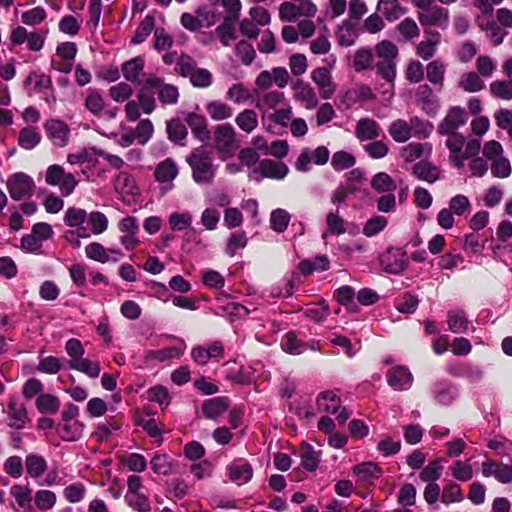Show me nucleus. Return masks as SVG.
<instances>
[{
    "label": "nucleus",
    "instance_id": "f257e3e1",
    "mask_svg": "<svg viewBox=\"0 0 512 512\" xmlns=\"http://www.w3.org/2000/svg\"><path fill=\"white\" fill-rule=\"evenodd\" d=\"M467 113L459 106L451 107L437 127V132L446 136L445 146L449 151V162L457 169L464 168L467 159L480 152V140L466 141L458 129L466 124Z\"/></svg>",
    "mask_w": 512,
    "mask_h": 512
},
{
    "label": "nucleus",
    "instance_id": "f03ea898",
    "mask_svg": "<svg viewBox=\"0 0 512 512\" xmlns=\"http://www.w3.org/2000/svg\"><path fill=\"white\" fill-rule=\"evenodd\" d=\"M187 163L192 171V179L199 185L212 184L217 166L213 163V157L209 151L200 147L194 149L187 157Z\"/></svg>",
    "mask_w": 512,
    "mask_h": 512
},
{
    "label": "nucleus",
    "instance_id": "7ed1b4c3",
    "mask_svg": "<svg viewBox=\"0 0 512 512\" xmlns=\"http://www.w3.org/2000/svg\"><path fill=\"white\" fill-rule=\"evenodd\" d=\"M65 351L69 356L68 367L70 369L84 373L93 379L99 377L101 372L100 363L83 357L85 349L79 339L70 338L67 340Z\"/></svg>",
    "mask_w": 512,
    "mask_h": 512
},
{
    "label": "nucleus",
    "instance_id": "20e7f679",
    "mask_svg": "<svg viewBox=\"0 0 512 512\" xmlns=\"http://www.w3.org/2000/svg\"><path fill=\"white\" fill-rule=\"evenodd\" d=\"M45 183L58 187L63 196H69L74 192L79 181L75 174L66 172L61 165L52 164L45 171Z\"/></svg>",
    "mask_w": 512,
    "mask_h": 512
},
{
    "label": "nucleus",
    "instance_id": "39448f33",
    "mask_svg": "<svg viewBox=\"0 0 512 512\" xmlns=\"http://www.w3.org/2000/svg\"><path fill=\"white\" fill-rule=\"evenodd\" d=\"M298 4L285 1L279 6V18L282 21L294 22L300 17L312 18L317 13V6L311 0H299Z\"/></svg>",
    "mask_w": 512,
    "mask_h": 512
},
{
    "label": "nucleus",
    "instance_id": "423d86ee",
    "mask_svg": "<svg viewBox=\"0 0 512 512\" xmlns=\"http://www.w3.org/2000/svg\"><path fill=\"white\" fill-rule=\"evenodd\" d=\"M418 124L422 125L421 131L425 136H428L431 133L433 129L432 124L428 122H420V120L417 117L412 118L410 124L403 119H397L393 121L388 127V132L394 141L398 143H403L411 138L412 127L417 126Z\"/></svg>",
    "mask_w": 512,
    "mask_h": 512
},
{
    "label": "nucleus",
    "instance_id": "0eeeda50",
    "mask_svg": "<svg viewBox=\"0 0 512 512\" xmlns=\"http://www.w3.org/2000/svg\"><path fill=\"white\" fill-rule=\"evenodd\" d=\"M317 406L319 411L328 414H335L339 423L344 424L349 414L346 409L341 406V400L338 395L333 391H325L319 394L317 398Z\"/></svg>",
    "mask_w": 512,
    "mask_h": 512
},
{
    "label": "nucleus",
    "instance_id": "6e6552de",
    "mask_svg": "<svg viewBox=\"0 0 512 512\" xmlns=\"http://www.w3.org/2000/svg\"><path fill=\"white\" fill-rule=\"evenodd\" d=\"M288 171L289 169L286 164L280 161L264 159L251 171L250 178L257 182L263 177L283 179L288 174Z\"/></svg>",
    "mask_w": 512,
    "mask_h": 512
},
{
    "label": "nucleus",
    "instance_id": "1a4fd4ad",
    "mask_svg": "<svg viewBox=\"0 0 512 512\" xmlns=\"http://www.w3.org/2000/svg\"><path fill=\"white\" fill-rule=\"evenodd\" d=\"M118 229L121 233L119 241L126 250H133L140 244L138 237L140 227L136 217L126 216L122 218L118 223Z\"/></svg>",
    "mask_w": 512,
    "mask_h": 512
},
{
    "label": "nucleus",
    "instance_id": "9d476101",
    "mask_svg": "<svg viewBox=\"0 0 512 512\" xmlns=\"http://www.w3.org/2000/svg\"><path fill=\"white\" fill-rule=\"evenodd\" d=\"M114 189L119 199L126 204L134 202L139 195L134 177L126 172H120L115 176Z\"/></svg>",
    "mask_w": 512,
    "mask_h": 512
},
{
    "label": "nucleus",
    "instance_id": "9b49d317",
    "mask_svg": "<svg viewBox=\"0 0 512 512\" xmlns=\"http://www.w3.org/2000/svg\"><path fill=\"white\" fill-rule=\"evenodd\" d=\"M35 188L33 179L25 173H15L7 181V190L14 200L31 196Z\"/></svg>",
    "mask_w": 512,
    "mask_h": 512
},
{
    "label": "nucleus",
    "instance_id": "f8f14e48",
    "mask_svg": "<svg viewBox=\"0 0 512 512\" xmlns=\"http://www.w3.org/2000/svg\"><path fill=\"white\" fill-rule=\"evenodd\" d=\"M380 265L387 273L399 274L408 265L406 253L401 248H389L380 256Z\"/></svg>",
    "mask_w": 512,
    "mask_h": 512
},
{
    "label": "nucleus",
    "instance_id": "ddd939ff",
    "mask_svg": "<svg viewBox=\"0 0 512 512\" xmlns=\"http://www.w3.org/2000/svg\"><path fill=\"white\" fill-rule=\"evenodd\" d=\"M417 18L422 26H436L445 29L449 23V11L441 6H432L417 12Z\"/></svg>",
    "mask_w": 512,
    "mask_h": 512
},
{
    "label": "nucleus",
    "instance_id": "4468645a",
    "mask_svg": "<svg viewBox=\"0 0 512 512\" xmlns=\"http://www.w3.org/2000/svg\"><path fill=\"white\" fill-rule=\"evenodd\" d=\"M8 417V426L14 429H23L30 422L25 405L15 397H10L4 410Z\"/></svg>",
    "mask_w": 512,
    "mask_h": 512
},
{
    "label": "nucleus",
    "instance_id": "2eb2a0df",
    "mask_svg": "<svg viewBox=\"0 0 512 512\" xmlns=\"http://www.w3.org/2000/svg\"><path fill=\"white\" fill-rule=\"evenodd\" d=\"M85 254L89 259L100 263L118 262L123 257V252L118 248H105L98 242H92L85 247Z\"/></svg>",
    "mask_w": 512,
    "mask_h": 512
},
{
    "label": "nucleus",
    "instance_id": "dca6fc26",
    "mask_svg": "<svg viewBox=\"0 0 512 512\" xmlns=\"http://www.w3.org/2000/svg\"><path fill=\"white\" fill-rule=\"evenodd\" d=\"M47 138L57 147H65L69 141L70 128L62 120L49 119L44 123Z\"/></svg>",
    "mask_w": 512,
    "mask_h": 512
},
{
    "label": "nucleus",
    "instance_id": "f3484780",
    "mask_svg": "<svg viewBox=\"0 0 512 512\" xmlns=\"http://www.w3.org/2000/svg\"><path fill=\"white\" fill-rule=\"evenodd\" d=\"M215 147L223 158L232 154L235 145V131L230 124L219 125L215 129Z\"/></svg>",
    "mask_w": 512,
    "mask_h": 512
},
{
    "label": "nucleus",
    "instance_id": "a211bd4d",
    "mask_svg": "<svg viewBox=\"0 0 512 512\" xmlns=\"http://www.w3.org/2000/svg\"><path fill=\"white\" fill-rule=\"evenodd\" d=\"M311 79L316 84L322 99H329L336 91L331 72L326 67H317L311 72Z\"/></svg>",
    "mask_w": 512,
    "mask_h": 512
},
{
    "label": "nucleus",
    "instance_id": "6ab92c4d",
    "mask_svg": "<svg viewBox=\"0 0 512 512\" xmlns=\"http://www.w3.org/2000/svg\"><path fill=\"white\" fill-rule=\"evenodd\" d=\"M226 473L231 482L243 485L252 479L253 468L246 460L237 459L227 465Z\"/></svg>",
    "mask_w": 512,
    "mask_h": 512
},
{
    "label": "nucleus",
    "instance_id": "aec40b11",
    "mask_svg": "<svg viewBox=\"0 0 512 512\" xmlns=\"http://www.w3.org/2000/svg\"><path fill=\"white\" fill-rule=\"evenodd\" d=\"M387 382L394 390H408L413 383V376L405 366H397L387 372Z\"/></svg>",
    "mask_w": 512,
    "mask_h": 512
},
{
    "label": "nucleus",
    "instance_id": "412c9836",
    "mask_svg": "<svg viewBox=\"0 0 512 512\" xmlns=\"http://www.w3.org/2000/svg\"><path fill=\"white\" fill-rule=\"evenodd\" d=\"M381 132L380 125L371 118H361L355 126V136L361 142L376 140Z\"/></svg>",
    "mask_w": 512,
    "mask_h": 512
},
{
    "label": "nucleus",
    "instance_id": "4be33fe9",
    "mask_svg": "<svg viewBox=\"0 0 512 512\" xmlns=\"http://www.w3.org/2000/svg\"><path fill=\"white\" fill-rule=\"evenodd\" d=\"M24 465L27 475L34 480L40 479L48 469L47 460L36 453L26 455Z\"/></svg>",
    "mask_w": 512,
    "mask_h": 512
},
{
    "label": "nucleus",
    "instance_id": "5701e85b",
    "mask_svg": "<svg viewBox=\"0 0 512 512\" xmlns=\"http://www.w3.org/2000/svg\"><path fill=\"white\" fill-rule=\"evenodd\" d=\"M426 38L417 45V55L423 60L432 58L441 42V35L437 31L426 30Z\"/></svg>",
    "mask_w": 512,
    "mask_h": 512
},
{
    "label": "nucleus",
    "instance_id": "b1692460",
    "mask_svg": "<svg viewBox=\"0 0 512 512\" xmlns=\"http://www.w3.org/2000/svg\"><path fill=\"white\" fill-rule=\"evenodd\" d=\"M294 97L300 101L306 109H313L317 106L318 99L313 88L303 81L294 84Z\"/></svg>",
    "mask_w": 512,
    "mask_h": 512
},
{
    "label": "nucleus",
    "instance_id": "393cba45",
    "mask_svg": "<svg viewBox=\"0 0 512 512\" xmlns=\"http://www.w3.org/2000/svg\"><path fill=\"white\" fill-rule=\"evenodd\" d=\"M145 60L142 56L134 57L122 64L121 71L124 78L131 83H141L140 76L143 74Z\"/></svg>",
    "mask_w": 512,
    "mask_h": 512
},
{
    "label": "nucleus",
    "instance_id": "a878e982",
    "mask_svg": "<svg viewBox=\"0 0 512 512\" xmlns=\"http://www.w3.org/2000/svg\"><path fill=\"white\" fill-rule=\"evenodd\" d=\"M413 174L422 181L434 183L441 178V170L429 161H419L413 167Z\"/></svg>",
    "mask_w": 512,
    "mask_h": 512
},
{
    "label": "nucleus",
    "instance_id": "bb28decb",
    "mask_svg": "<svg viewBox=\"0 0 512 512\" xmlns=\"http://www.w3.org/2000/svg\"><path fill=\"white\" fill-rule=\"evenodd\" d=\"M432 145L430 143L411 142L401 149V157L406 162H413L423 156L430 157Z\"/></svg>",
    "mask_w": 512,
    "mask_h": 512
},
{
    "label": "nucleus",
    "instance_id": "cd10ccee",
    "mask_svg": "<svg viewBox=\"0 0 512 512\" xmlns=\"http://www.w3.org/2000/svg\"><path fill=\"white\" fill-rule=\"evenodd\" d=\"M178 167L175 161L167 158L157 164L154 176L159 183H171L178 175Z\"/></svg>",
    "mask_w": 512,
    "mask_h": 512
},
{
    "label": "nucleus",
    "instance_id": "c85d7f7f",
    "mask_svg": "<svg viewBox=\"0 0 512 512\" xmlns=\"http://www.w3.org/2000/svg\"><path fill=\"white\" fill-rule=\"evenodd\" d=\"M186 122L193 135L201 142H205L210 138V131L207 128V121L204 116L196 113H190L186 118Z\"/></svg>",
    "mask_w": 512,
    "mask_h": 512
},
{
    "label": "nucleus",
    "instance_id": "c756f323",
    "mask_svg": "<svg viewBox=\"0 0 512 512\" xmlns=\"http://www.w3.org/2000/svg\"><path fill=\"white\" fill-rule=\"evenodd\" d=\"M229 407L226 397H215L205 400L202 405V412L208 419H216L221 416Z\"/></svg>",
    "mask_w": 512,
    "mask_h": 512
},
{
    "label": "nucleus",
    "instance_id": "7c9ffc66",
    "mask_svg": "<svg viewBox=\"0 0 512 512\" xmlns=\"http://www.w3.org/2000/svg\"><path fill=\"white\" fill-rule=\"evenodd\" d=\"M432 393L442 405H450L457 396L454 386L449 381H438L433 385Z\"/></svg>",
    "mask_w": 512,
    "mask_h": 512
},
{
    "label": "nucleus",
    "instance_id": "2f4dec72",
    "mask_svg": "<svg viewBox=\"0 0 512 512\" xmlns=\"http://www.w3.org/2000/svg\"><path fill=\"white\" fill-rule=\"evenodd\" d=\"M84 107L92 115L96 117H101L102 112L105 108V100L103 98L102 93L98 89L89 88L86 91Z\"/></svg>",
    "mask_w": 512,
    "mask_h": 512
},
{
    "label": "nucleus",
    "instance_id": "473e14b6",
    "mask_svg": "<svg viewBox=\"0 0 512 512\" xmlns=\"http://www.w3.org/2000/svg\"><path fill=\"white\" fill-rule=\"evenodd\" d=\"M377 10L380 11L385 19L394 22L407 12L398 0H379Z\"/></svg>",
    "mask_w": 512,
    "mask_h": 512
},
{
    "label": "nucleus",
    "instance_id": "72a5a7b5",
    "mask_svg": "<svg viewBox=\"0 0 512 512\" xmlns=\"http://www.w3.org/2000/svg\"><path fill=\"white\" fill-rule=\"evenodd\" d=\"M41 139L42 136L36 127L27 126L19 131L17 142L21 148L32 150L41 142Z\"/></svg>",
    "mask_w": 512,
    "mask_h": 512
},
{
    "label": "nucleus",
    "instance_id": "f704fd0d",
    "mask_svg": "<svg viewBox=\"0 0 512 512\" xmlns=\"http://www.w3.org/2000/svg\"><path fill=\"white\" fill-rule=\"evenodd\" d=\"M84 425L80 421H62L57 433L64 441H77L83 434Z\"/></svg>",
    "mask_w": 512,
    "mask_h": 512
},
{
    "label": "nucleus",
    "instance_id": "c9c22d12",
    "mask_svg": "<svg viewBox=\"0 0 512 512\" xmlns=\"http://www.w3.org/2000/svg\"><path fill=\"white\" fill-rule=\"evenodd\" d=\"M9 493L16 502L17 511L28 507L33 500L32 489L28 485L14 484L11 486Z\"/></svg>",
    "mask_w": 512,
    "mask_h": 512
},
{
    "label": "nucleus",
    "instance_id": "e433bc0d",
    "mask_svg": "<svg viewBox=\"0 0 512 512\" xmlns=\"http://www.w3.org/2000/svg\"><path fill=\"white\" fill-rule=\"evenodd\" d=\"M35 406L41 414H56L60 408V400L49 393L40 394L35 401Z\"/></svg>",
    "mask_w": 512,
    "mask_h": 512
},
{
    "label": "nucleus",
    "instance_id": "4c0bfd02",
    "mask_svg": "<svg viewBox=\"0 0 512 512\" xmlns=\"http://www.w3.org/2000/svg\"><path fill=\"white\" fill-rule=\"evenodd\" d=\"M449 330L456 334L465 333L468 330L469 321L462 310H450L447 313Z\"/></svg>",
    "mask_w": 512,
    "mask_h": 512
},
{
    "label": "nucleus",
    "instance_id": "58836bf2",
    "mask_svg": "<svg viewBox=\"0 0 512 512\" xmlns=\"http://www.w3.org/2000/svg\"><path fill=\"white\" fill-rule=\"evenodd\" d=\"M330 262L327 256L319 255L314 259H305L299 263V270L303 275H309L314 271H326L329 269Z\"/></svg>",
    "mask_w": 512,
    "mask_h": 512
},
{
    "label": "nucleus",
    "instance_id": "ea45409f",
    "mask_svg": "<svg viewBox=\"0 0 512 512\" xmlns=\"http://www.w3.org/2000/svg\"><path fill=\"white\" fill-rule=\"evenodd\" d=\"M291 220V214L282 208L272 210L270 214V228L276 233H283L286 231L289 222Z\"/></svg>",
    "mask_w": 512,
    "mask_h": 512
},
{
    "label": "nucleus",
    "instance_id": "a19ab883",
    "mask_svg": "<svg viewBox=\"0 0 512 512\" xmlns=\"http://www.w3.org/2000/svg\"><path fill=\"white\" fill-rule=\"evenodd\" d=\"M205 108L211 119L215 121L228 119L233 114L232 108L219 100L208 102Z\"/></svg>",
    "mask_w": 512,
    "mask_h": 512
},
{
    "label": "nucleus",
    "instance_id": "79ce46f5",
    "mask_svg": "<svg viewBox=\"0 0 512 512\" xmlns=\"http://www.w3.org/2000/svg\"><path fill=\"white\" fill-rule=\"evenodd\" d=\"M98 150L96 149H81L74 153L67 155V162L71 165H95L97 161Z\"/></svg>",
    "mask_w": 512,
    "mask_h": 512
},
{
    "label": "nucleus",
    "instance_id": "37998d69",
    "mask_svg": "<svg viewBox=\"0 0 512 512\" xmlns=\"http://www.w3.org/2000/svg\"><path fill=\"white\" fill-rule=\"evenodd\" d=\"M33 500L36 507L41 511H48L54 508L57 502L55 492L47 489H41L35 492Z\"/></svg>",
    "mask_w": 512,
    "mask_h": 512
},
{
    "label": "nucleus",
    "instance_id": "c03bdc74",
    "mask_svg": "<svg viewBox=\"0 0 512 512\" xmlns=\"http://www.w3.org/2000/svg\"><path fill=\"white\" fill-rule=\"evenodd\" d=\"M299 456L301 458V465L305 469L309 471L317 469L319 464V455L314 451L311 445L303 443L299 449Z\"/></svg>",
    "mask_w": 512,
    "mask_h": 512
},
{
    "label": "nucleus",
    "instance_id": "a18cd8bd",
    "mask_svg": "<svg viewBox=\"0 0 512 512\" xmlns=\"http://www.w3.org/2000/svg\"><path fill=\"white\" fill-rule=\"evenodd\" d=\"M353 473L362 481L378 479L381 476L380 468L373 462H364L354 466Z\"/></svg>",
    "mask_w": 512,
    "mask_h": 512
},
{
    "label": "nucleus",
    "instance_id": "49530a36",
    "mask_svg": "<svg viewBox=\"0 0 512 512\" xmlns=\"http://www.w3.org/2000/svg\"><path fill=\"white\" fill-rule=\"evenodd\" d=\"M181 350L177 347H166L160 350H150L145 354L147 362H164L173 358H178L181 355Z\"/></svg>",
    "mask_w": 512,
    "mask_h": 512
},
{
    "label": "nucleus",
    "instance_id": "de8ad7c7",
    "mask_svg": "<svg viewBox=\"0 0 512 512\" xmlns=\"http://www.w3.org/2000/svg\"><path fill=\"white\" fill-rule=\"evenodd\" d=\"M482 155L487 163L490 162V165H493L497 160H500L505 156L501 143L496 140H489L484 143L482 147Z\"/></svg>",
    "mask_w": 512,
    "mask_h": 512
},
{
    "label": "nucleus",
    "instance_id": "09e8293b",
    "mask_svg": "<svg viewBox=\"0 0 512 512\" xmlns=\"http://www.w3.org/2000/svg\"><path fill=\"white\" fill-rule=\"evenodd\" d=\"M238 127L246 133H251L258 125L257 114L254 110L245 109L235 119Z\"/></svg>",
    "mask_w": 512,
    "mask_h": 512
},
{
    "label": "nucleus",
    "instance_id": "8fccbe9b",
    "mask_svg": "<svg viewBox=\"0 0 512 512\" xmlns=\"http://www.w3.org/2000/svg\"><path fill=\"white\" fill-rule=\"evenodd\" d=\"M283 350L287 353L298 355L306 351L307 345L298 339L294 332H287L281 342Z\"/></svg>",
    "mask_w": 512,
    "mask_h": 512
},
{
    "label": "nucleus",
    "instance_id": "3c124183",
    "mask_svg": "<svg viewBox=\"0 0 512 512\" xmlns=\"http://www.w3.org/2000/svg\"><path fill=\"white\" fill-rule=\"evenodd\" d=\"M155 26V19L151 15H146L137 27L135 34L131 39V43L134 45L140 44L146 40L151 34Z\"/></svg>",
    "mask_w": 512,
    "mask_h": 512
},
{
    "label": "nucleus",
    "instance_id": "603ef678",
    "mask_svg": "<svg viewBox=\"0 0 512 512\" xmlns=\"http://www.w3.org/2000/svg\"><path fill=\"white\" fill-rule=\"evenodd\" d=\"M490 93L493 97L511 100L512 99V79L496 80L490 84Z\"/></svg>",
    "mask_w": 512,
    "mask_h": 512
},
{
    "label": "nucleus",
    "instance_id": "864d4df0",
    "mask_svg": "<svg viewBox=\"0 0 512 512\" xmlns=\"http://www.w3.org/2000/svg\"><path fill=\"white\" fill-rule=\"evenodd\" d=\"M151 468L159 475H169L173 472V461L167 454L156 453L151 459Z\"/></svg>",
    "mask_w": 512,
    "mask_h": 512
},
{
    "label": "nucleus",
    "instance_id": "5fc2aeb1",
    "mask_svg": "<svg viewBox=\"0 0 512 512\" xmlns=\"http://www.w3.org/2000/svg\"><path fill=\"white\" fill-rule=\"evenodd\" d=\"M358 34L356 28L348 22H344L336 30V38L342 46H351L355 43Z\"/></svg>",
    "mask_w": 512,
    "mask_h": 512
},
{
    "label": "nucleus",
    "instance_id": "6e6d98bb",
    "mask_svg": "<svg viewBox=\"0 0 512 512\" xmlns=\"http://www.w3.org/2000/svg\"><path fill=\"white\" fill-rule=\"evenodd\" d=\"M167 133L172 142L183 145L187 136V128L179 119H172L167 123Z\"/></svg>",
    "mask_w": 512,
    "mask_h": 512
},
{
    "label": "nucleus",
    "instance_id": "4d7b16f0",
    "mask_svg": "<svg viewBox=\"0 0 512 512\" xmlns=\"http://www.w3.org/2000/svg\"><path fill=\"white\" fill-rule=\"evenodd\" d=\"M86 486L81 482H75L63 489V496L68 503L81 502L86 496Z\"/></svg>",
    "mask_w": 512,
    "mask_h": 512
},
{
    "label": "nucleus",
    "instance_id": "13d9d810",
    "mask_svg": "<svg viewBox=\"0 0 512 512\" xmlns=\"http://www.w3.org/2000/svg\"><path fill=\"white\" fill-rule=\"evenodd\" d=\"M459 85L467 92H478L485 88V83L477 72L465 73L461 77Z\"/></svg>",
    "mask_w": 512,
    "mask_h": 512
},
{
    "label": "nucleus",
    "instance_id": "bf43d9fd",
    "mask_svg": "<svg viewBox=\"0 0 512 512\" xmlns=\"http://www.w3.org/2000/svg\"><path fill=\"white\" fill-rule=\"evenodd\" d=\"M451 475L458 481H469L472 479L474 472L469 462L457 460L449 467Z\"/></svg>",
    "mask_w": 512,
    "mask_h": 512
},
{
    "label": "nucleus",
    "instance_id": "052dcab7",
    "mask_svg": "<svg viewBox=\"0 0 512 512\" xmlns=\"http://www.w3.org/2000/svg\"><path fill=\"white\" fill-rule=\"evenodd\" d=\"M479 25L481 29L486 32V35L493 46L500 45L507 35V32L499 27L494 21H487L486 23L481 22Z\"/></svg>",
    "mask_w": 512,
    "mask_h": 512
},
{
    "label": "nucleus",
    "instance_id": "680f3d73",
    "mask_svg": "<svg viewBox=\"0 0 512 512\" xmlns=\"http://www.w3.org/2000/svg\"><path fill=\"white\" fill-rule=\"evenodd\" d=\"M356 159L347 151H337L332 155L331 166L336 171H342L353 167Z\"/></svg>",
    "mask_w": 512,
    "mask_h": 512
},
{
    "label": "nucleus",
    "instance_id": "e2e57ef3",
    "mask_svg": "<svg viewBox=\"0 0 512 512\" xmlns=\"http://www.w3.org/2000/svg\"><path fill=\"white\" fill-rule=\"evenodd\" d=\"M327 232L333 235H342L346 233V223L340 217L338 210L331 211L326 215Z\"/></svg>",
    "mask_w": 512,
    "mask_h": 512
},
{
    "label": "nucleus",
    "instance_id": "0e129e2a",
    "mask_svg": "<svg viewBox=\"0 0 512 512\" xmlns=\"http://www.w3.org/2000/svg\"><path fill=\"white\" fill-rule=\"evenodd\" d=\"M445 64L440 60L431 61L426 67L427 79L432 84L442 85L445 74Z\"/></svg>",
    "mask_w": 512,
    "mask_h": 512
},
{
    "label": "nucleus",
    "instance_id": "69168bd1",
    "mask_svg": "<svg viewBox=\"0 0 512 512\" xmlns=\"http://www.w3.org/2000/svg\"><path fill=\"white\" fill-rule=\"evenodd\" d=\"M3 471L14 479H19L23 475V460L18 455L9 456L3 463Z\"/></svg>",
    "mask_w": 512,
    "mask_h": 512
},
{
    "label": "nucleus",
    "instance_id": "338daca9",
    "mask_svg": "<svg viewBox=\"0 0 512 512\" xmlns=\"http://www.w3.org/2000/svg\"><path fill=\"white\" fill-rule=\"evenodd\" d=\"M47 18V12L43 7L37 6L21 14V22L28 26H36Z\"/></svg>",
    "mask_w": 512,
    "mask_h": 512
},
{
    "label": "nucleus",
    "instance_id": "774afa93",
    "mask_svg": "<svg viewBox=\"0 0 512 512\" xmlns=\"http://www.w3.org/2000/svg\"><path fill=\"white\" fill-rule=\"evenodd\" d=\"M125 502L136 512H149L151 509L150 501L143 493L125 495Z\"/></svg>",
    "mask_w": 512,
    "mask_h": 512
}]
</instances>
